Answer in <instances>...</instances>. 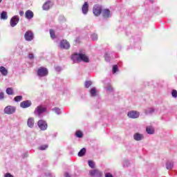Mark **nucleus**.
Wrapping results in <instances>:
<instances>
[{
	"label": "nucleus",
	"mask_w": 177,
	"mask_h": 177,
	"mask_svg": "<svg viewBox=\"0 0 177 177\" xmlns=\"http://www.w3.org/2000/svg\"><path fill=\"white\" fill-rule=\"evenodd\" d=\"M55 71L57 72L62 71V68L60 66H56Z\"/></svg>",
	"instance_id": "nucleus-41"
},
{
	"label": "nucleus",
	"mask_w": 177,
	"mask_h": 177,
	"mask_svg": "<svg viewBox=\"0 0 177 177\" xmlns=\"http://www.w3.org/2000/svg\"><path fill=\"white\" fill-rule=\"evenodd\" d=\"M46 110L47 108L45 106V105H39L35 109L34 114L36 115V117H39L41 118V117H43L44 114L46 113Z\"/></svg>",
	"instance_id": "nucleus-2"
},
{
	"label": "nucleus",
	"mask_w": 177,
	"mask_h": 177,
	"mask_svg": "<svg viewBox=\"0 0 177 177\" xmlns=\"http://www.w3.org/2000/svg\"><path fill=\"white\" fill-rule=\"evenodd\" d=\"M5 97V94L3 93H0V100H2Z\"/></svg>",
	"instance_id": "nucleus-40"
},
{
	"label": "nucleus",
	"mask_w": 177,
	"mask_h": 177,
	"mask_svg": "<svg viewBox=\"0 0 177 177\" xmlns=\"http://www.w3.org/2000/svg\"><path fill=\"white\" fill-rule=\"evenodd\" d=\"M127 115L129 117V118H138V117L140 115V113L136 111H131L127 113Z\"/></svg>",
	"instance_id": "nucleus-9"
},
{
	"label": "nucleus",
	"mask_w": 177,
	"mask_h": 177,
	"mask_svg": "<svg viewBox=\"0 0 177 177\" xmlns=\"http://www.w3.org/2000/svg\"><path fill=\"white\" fill-rule=\"evenodd\" d=\"M102 16L107 19V17H110V10L109 9H104L102 10Z\"/></svg>",
	"instance_id": "nucleus-16"
},
{
	"label": "nucleus",
	"mask_w": 177,
	"mask_h": 177,
	"mask_svg": "<svg viewBox=\"0 0 177 177\" xmlns=\"http://www.w3.org/2000/svg\"><path fill=\"white\" fill-rule=\"evenodd\" d=\"M71 59L73 63H80V62H85L86 63H88V62H89L88 56L84 54H73Z\"/></svg>",
	"instance_id": "nucleus-1"
},
{
	"label": "nucleus",
	"mask_w": 177,
	"mask_h": 177,
	"mask_svg": "<svg viewBox=\"0 0 177 177\" xmlns=\"http://www.w3.org/2000/svg\"><path fill=\"white\" fill-rule=\"evenodd\" d=\"M1 2H2V0H0V3H1Z\"/></svg>",
	"instance_id": "nucleus-48"
},
{
	"label": "nucleus",
	"mask_w": 177,
	"mask_h": 177,
	"mask_svg": "<svg viewBox=\"0 0 177 177\" xmlns=\"http://www.w3.org/2000/svg\"><path fill=\"white\" fill-rule=\"evenodd\" d=\"M25 17L26 19H28V20H31V19H32V17H34V12H32V11H31L30 10H28L25 12Z\"/></svg>",
	"instance_id": "nucleus-13"
},
{
	"label": "nucleus",
	"mask_w": 177,
	"mask_h": 177,
	"mask_svg": "<svg viewBox=\"0 0 177 177\" xmlns=\"http://www.w3.org/2000/svg\"><path fill=\"white\" fill-rule=\"evenodd\" d=\"M19 21H20V17L18 15H15L11 18L10 24L11 27H15V26H17Z\"/></svg>",
	"instance_id": "nucleus-5"
},
{
	"label": "nucleus",
	"mask_w": 177,
	"mask_h": 177,
	"mask_svg": "<svg viewBox=\"0 0 177 177\" xmlns=\"http://www.w3.org/2000/svg\"><path fill=\"white\" fill-rule=\"evenodd\" d=\"M46 149H48L47 145H41L39 147V150H46Z\"/></svg>",
	"instance_id": "nucleus-32"
},
{
	"label": "nucleus",
	"mask_w": 177,
	"mask_h": 177,
	"mask_svg": "<svg viewBox=\"0 0 177 177\" xmlns=\"http://www.w3.org/2000/svg\"><path fill=\"white\" fill-rule=\"evenodd\" d=\"M21 99H23V96H21V95H18V96H17V97H15L14 98V100H15V102H20V101L21 100Z\"/></svg>",
	"instance_id": "nucleus-27"
},
{
	"label": "nucleus",
	"mask_w": 177,
	"mask_h": 177,
	"mask_svg": "<svg viewBox=\"0 0 177 177\" xmlns=\"http://www.w3.org/2000/svg\"><path fill=\"white\" fill-rule=\"evenodd\" d=\"M146 131L149 135H153V133H154V128H153V127H147Z\"/></svg>",
	"instance_id": "nucleus-21"
},
{
	"label": "nucleus",
	"mask_w": 177,
	"mask_h": 177,
	"mask_svg": "<svg viewBox=\"0 0 177 177\" xmlns=\"http://www.w3.org/2000/svg\"><path fill=\"white\" fill-rule=\"evenodd\" d=\"M153 113H154V109L153 108H148L145 111L146 114H153Z\"/></svg>",
	"instance_id": "nucleus-25"
},
{
	"label": "nucleus",
	"mask_w": 177,
	"mask_h": 177,
	"mask_svg": "<svg viewBox=\"0 0 177 177\" xmlns=\"http://www.w3.org/2000/svg\"><path fill=\"white\" fill-rule=\"evenodd\" d=\"M96 93H97L96 88H95V87L92 88L90 91V93H91V96H93V97L96 96Z\"/></svg>",
	"instance_id": "nucleus-24"
},
{
	"label": "nucleus",
	"mask_w": 177,
	"mask_h": 177,
	"mask_svg": "<svg viewBox=\"0 0 177 177\" xmlns=\"http://www.w3.org/2000/svg\"><path fill=\"white\" fill-rule=\"evenodd\" d=\"M88 8L89 5L88 4V2L86 1L82 8V13L84 15H86V13H88Z\"/></svg>",
	"instance_id": "nucleus-14"
},
{
	"label": "nucleus",
	"mask_w": 177,
	"mask_h": 177,
	"mask_svg": "<svg viewBox=\"0 0 177 177\" xmlns=\"http://www.w3.org/2000/svg\"><path fill=\"white\" fill-rule=\"evenodd\" d=\"M76 136L77 138H82V132H81L80 131H76Z\"/></svg>",
	"instance_id": "nucleus-34"
},
{
	"label": "nucleus",
	"mask_w": 177,
	"mask_h": 177,
	"mask_svg": "<svg viewBox=\"0 0 177 177\" xmlns=\"http://www.w3.org/2000/svg\"><path fill=\"white\" fill-rule=\"evenodd\" d=\"M133 138H134L135 140L139 141V140H142L144 137H143V135H142L139 133H137L134 134Z\"/></svg>",
	"instance_id": "nucleus-18"
},
{
	"label": "nucleus",
	"mask_w": 177,
	"mask_h": 177,
	"mask_svg": "<svg viewBox=\"0 0 177 177\" xmlns=\"http://www.w3.org/2000/svg\"><path fill=\"white\" fill-rule=\"evenodd\" d=\"M0 73L4 76L8 75V69L4 66H0Z\"/></svg>",
	"instance_id": "nucleus-19"
},
{
	"label": "nucleus",
	"mask_w": 177,
	"mask_h": 177,
	"mask_svg": "<svg viewBox=\"0 0 177 177\" xmlns=\"http://www.w3.org/2000/svg\"><path fill=\"white\" fill-rule=\"evenodd\" d=\"M53 110L55 111V113H56V114H61L62 113L60 109L59 108H55Z\"/></svg>",
	"instance_id": "nucleus-35"
},
{
	"label": "nucleus",
	"mask_w": 177,
	"mask_h": 177,
	"mask_svg": "<svg viewBox=\"0 0 177 177\" xmlns=\"http://www.w3.org/2000/svg\"><path fill=\"white\" fill-rule=\"evenodd\" d=\"M93 12L95 16H100L102 13V6L99 5H95L93 8Z\"/></svg>",
	"instance_id": "nucleus-7"
},
{
	"label": "nucleus",
	"mask_w": 177,
	"mask_h": 177,
	"mask_svg": "<svg viewBox=\"0 0 177 177\" xmlns=\"http://www.w3.org/2000/svg\"><path fill=\"white\" fill-rule=\"evenodd\" d=\"M28 126L29 128H33L34 127V118H29L28 119L27 122Z\"/></svg>",
	"instance_id": "nucleus-17"
},
{
	"label": "nucleus",
	"mask_w": 177,
	"mask_h": 177,
	"mask_svg": "<svg viewBox=\"0 0 177 177\" xmlns=\"http://www.w3.org/2000/svg\"><path fill=\"white\" fill-rule=\"evenodd\" d=\"M16 111V107L12 106H8L4 109L5 114H13Z\"/></svg>",
	"instance_id": "nucleus-8"
},
{
	"label": "nucleus",
	"mask_w": 177,
	"mask_h": 177,
	"mask_svg": "<svg viewBox=\"0 0 177 177\" xmlns=\"http://www.w3.org/2000/svg\"><path fill=\"white\" fill-rule=\"evenodd\" d=\"M5 177H13V176H12V174L8 173L5 175Z\"/></svg>",
	"instance_id": "nucleus-44"
},
{
	"label": "nucleus",
	"mask_w": 177,
	"mask_h": 177,
	"mask_svg": "<svg viewBox=\"0 0 177 177\" xmlns=\"http://www.w3.org/2000/svg\"><path fill=\"white\" fill-rule=\"evenodd\" d=\"M91 176L102 177V172L97 169H94L90 171Z\"/></svg>",
	"instance_id": "nucleus-12"
},
{
	"label": "nucleus",
	"mask_w": 177,
	"mask_h": 177,
	"mask_svg": "<svg viewBox=\"0 0 177 177\" xmlns=\"http://www.w3.org/2000/svg\"><path fill=\"white\" fill-rule=\"evenodd\" d=\"M6 93H7V95H13V88H8L6 89Z\"/></svg>",
	"instance_id": "nucleus-26"
},
{
	"label": "nucleus",
	"mask_w": 177,
	"mask_h": 177,
	"mask_svg": "<svg viewBox=\"0 0 177 177\" xmlns=\"http://www.w3.org/2000/svg\"><path fill=\"white\" fill-rule=\"evenodd\" d=\"M60 47L63 49H69L70 48V43L67 41V40H62L60 43Z\"/></svg>",
	"instance_id": "nucleus-11"
},
{
	"label": "nucleus",
	"mask_w": 177,
	"mask_h": 177,
	"mask_svg": "<svg viewBox=\"0 0 177 177\" xmlns=\"http://www.w3.org/2000/svg\"><path fill=\"white\" fill-rule=\"evenodd\" d=\"M50 6H52V1H48L43 5V10H49V9H50Z\"/></svg>",
	"instance_id": "nucleus-15"
},
{
	"label": "nucleus",
	"mask_w": 177,
	"mask_h": 177,
	"mask_svg": "<svg viewBox=\"0 0 177 177\" xmlns=\"http://www.w3.org/2000/svg\"><path fill=\"white\" fill-rule=\"evenodd\" d=\"M91 85H92V82H91V81H86L85 82L86 88H89Z\"/></svg>",
	"instance_id": "nucleus-31"
},
{
	"label": "nucleus",
	"mask_w": 177,
	"mask_h": 177,
	"mask_svg": "<svg viewBox=\"0 0 177 177\" xmlns=\"http://www.w3.org/2000/svg\"><path fill=\"white\" fill-rule=\"evenodd\" d=\"M64 176L65 177H70V174H68V173H65Z\"/></svg>",
	"instance_id": "nucleus-46"
},
{
	"label": "nucleus",
	"mask_w": 177,
	"mask_h": 177,
	"mask_svg": "<svg viewBox=\"0 0 177 177\" xmlns=\"http://www.w3.org/2000/svg\"><path fill=\"white\" fill-rule=\"evenodd\" d=\"M32 103L30 100L23 101L20 103V106L22 109H27L31 106Z\"/></svg>",
	"instance_id": "nucleus-10"
},
{
	"label": "nucleus",
	"mask_w": 177,
	"mask_h": 177,
	"mask_svg": "<svg viewBox=\"0 0 177 177\" xmlns=\"http://www.w3.org/2000/svg\"><path fill=\"white\" fill-rule=\"evenodd\" d=\"M167 169H172L174 168V162L173 161H167L166 163Z\"/></svg>",
	"instance_id": "nucleus-20"
},
{
	"label": "nucleus",
	"mask_w": 177,
	"mask_h": 177,
	"mask_svg": "<svg viewBox=\"0 0 177 177\" xmlns=\"http://www.w3.org/2000/svg\"><path fill=\"white\" fill-rule=\"evenodd\" d=\"M24 38L26 41H32V39H34V33H32V31L31 30H28L24 35Z\"/></svg>",
	"instance_id": "nucleus-6"
},
{
	"label": "nucleus",
	"mask_w": 177,
	"mask_h": 177,
	"mask_svg": "<svg viewBox=\"0 0 177 177\" xmlns=\"http://www.w3.org/2000/svg\"><path fill=\"white\" fill-rule=\"evenodd\" d=\"M105 177H113V175L110 173H106L105 174Z\"/></svg>",
	"instance_id": "nucleus-43"
},
{
	"label": "nucleus",
	"mask_w": 177,
	"mask_h": 177,
	"mask_svg": "<svg viewBox=\"0 0 177 177\" xmlns=\"http://www.w3.org/2000/svg\"><path fill=\"white\" fill-rule=\"evenodd\" d=\"M28 58L29 59H34V54H32V53H30L29 54H28Z\"/></svg>",
	"instance_id": "nucleus-39"
},
{
	"label": "nucleus",
	"mask_w": 177,
	"mask_h": 177,
	"mask_svg": "<svg viewBox=\"0 0 177 177\" xmlns=\"http://www.w3.org/2000/svg\"><path fill=\"white\" fill-rule=\"evenodd\" d=\"M37 125L41 131H46L48 129V123L44 120H40L37 122Z\"/></svg>",
	"instance_id": "nucleus-4"
},
{
	"label": "nucleus",
	"mask_w": 177,
	"mask_h": 177,
	"mask_svg": "<svg viewBox=\"0 0 177 177\" xmlns=\"http://www.w3.org/2000/svg\"><path fill=\"white\" fill-rule=\"evenodd\" d=\"M85 153H86V149L85 148L82 149L78 153L79 157H82V156L85 155Z\"/></svg>",
	"instance_id": "nucleus-22"
},
{
	"label": "nucleus",
	"mask_w": 177,
	"mask_h": 177,
	"mask_svg": "<svg viewBox=\"0 0 177 177\" xmlns=\"http://www.w3.org/2000/svg\"><path fill=\"white\" fill-rule=\"evenodd\" d=\"M91 39L93 41H97V35H96V34L91 35Z\"/></svg>",
	"instance_id": "nucleus-33"
},
{
	"label": "nucleus",
	"mask_w": 177,
	"mask_h": 177,
	"mask_svg": "<svg viewBox=\"0 0 177 177\" xmlns=\"http://www.w3.org/2000/svg\"><path fill=\"white\" fill-rule=\"evenodd\" d=\"M118 71V65H114L113 67V74H115L117 71Z\"/></svg>",
	"instance_id": "nucleus-29"
},
{
	"label": "nucleus",
	"mask_w": 177,
	"mask_h": 177,
	"mask_svg": "<svg viewBox=\"0 0 177 177\" xmlns=\"http://www.w3.org/2000/svg\"><path fill=\"white\" fill-rule=\"evenodd\" d=\"M1 17L3 20H6V19H8V12L3 11L1 14Z\"/></svg>",
	"instance_id": "nucleus-23"
},
{
	"label": "nucleus",
	"mask_w": 177,
	"mask_h": 177,
	"mask_svg": "<svg viewBox=\"0 0 177 177\" xmlns=\"http://www.w3.org/2000/svg\"><path fill=\"white\" fill-rule=\"evenodd\" d=\"M171 95H172L173 97H177V91H176V90H173L172 93H171Z\"/></svg>",
	"instance_id": "nucleus-36"
},
{
	"label": "nucleus",
	"mask_w": 177,
	"mask_h": 177,
	"mask_svg": "<svg viewBox=\"0 0 177 177\" xmlns=\"http://www.w3.org/2000/svg\"><path fill=\"white\" fill-rule=\"evenodd\" d=\"M48 74V69L45 67H40L37 70V75L39 77H46Z\"/></svg>",
	"instance_id": "nucleus-3"
},
{
	"label": "nucleus",
	"mask_w": 177,
	"mask_h": 177,
	"mask_svg": "<svg viewBox=\"0 0 177 177\" xmlns=\"http://www.w3.org/2000/svg\"><path fill=\"white\" fill-rule=\"evenodd\" d=\"M23 15H24V12L20 11V12H19V15H20V16H23Z\"/></svg>",
	"instance_id": "nucleus-45"
},
{
	"label": "nucleus",
	"mask_w": 177,
	"mask_h": 177,
	"mask_svg": "<svg viewBox=\"0 0 177 177\" xmlns=\"http://www.w3.org/2000/svg\"><path fill=\"white\" fill-rule=\"evenodd\" d=\"M129 165V161H125L123 163V167H128Z\"/></svg>",
	"instance_id": "nucleus-42"
},
{
	"label": "nucleus",
	"mask_w": 177,
	"mask_h": 177,
	"mask_svg": "<svg viewBox=\"0 0 177 177\" xmlns=\"http://www.w3.org/2000/svg\"><path fill=\"white\" fill-rule=\"evenodd\" d=\"M105 60H106V62H110V56H109L108 54H106V55H105Z\"/></svg>",
	"instance_id": "nucleus-38"
},
{
	"label": "nucleus",
	"mask_w": 177,
	"mask_h": 177,
	"mask_svg": "<svg viewBox=\"0 0 177 177\" xmlns=\"http://www.w3.org/2000/svg\"><path fill=\"white\" fill-rule=\"evenodd\" d=\"M50 177H55L54 175L50 174Z\"/></svg>",
	"instance_id": "nucleus-47"
},
{
	"label": "nucleus",
	"mask_w": 177,
	"mask_h": 177,
	"mask_svg": "<svg viewBox=\"0 0 177 177\" xmlns=\"http://www.w3.org/2000/svg\"><path fill=\"white\" fill-rule=\"evenodd\" d=\"M88 165L91 168H95V162L92 160H88Z\"/></svg>",
	"instance_id": "nucleus-30"
},
{
	"label": "nucleus",
	"mask_w": 177,
	"mask_h": 177,
	"mask_svg": "<svg viewBox=\"0 0 177 177\" xmlns=\"http://www.w3.org/2000/svg\"><path fill=\"white\" fill-rule=\"evenodd\" d=\"M106 91H108V92H111V91H113V88L111 87V86L109 85L106 87Z\"/></svg>",
	"instance_id": "nucleus-37"
},
{
	"label": "nucleus",
	"mask_w": 177,
	"mask_h": 177,
	"mask_svg": "<svg viewBox=\"0 0 177 177\" xmlns=\"http://www.w3.org/2000/svg\"><path fill=\"white\" fill-rule=\"evenodd\" d=\"M50 37L53 39H55V30H50Z\"/></svg>",
	"instance_id": "nucleus-28"
}]
</instances>
